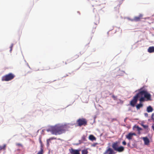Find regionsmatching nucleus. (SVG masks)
Segmentation results:
<instances>
[{
    "mask_svg": "<svg viewBox=\"0 0 154 154\" xmlns=\"http://www.w3.org/2000/svg\"><path fill=\"white\" fill-rule=\"evenodd\" d=\"M95 144H94V145H93L94 146H95Z\"/></svg>",
    "mask_w": 154,
    "mask_h": 154,
    "instance_id": "nucleus-31",
    "label": "nucleus"
},
{
    "mask_svg": "<svg viewBox=\"0 0 154 154\" xmlns=\"http://www.w3.org/2000/svg\"><path fill=\"white\" fill-rule=\"evenodd\" d=\"M16 145L17 146H22V145L21 144L19 143H17L16 144Z\"/></svg>",
    "mask_w": 154,
    "mask_h": 154,
    "instance_id": "nucleus-26",
    "label": "nucleus"
},
{
    "mask_svg": "<svg viewBox=\"0 0 154 154\" xmlns=\"http://www.w3.org/2000/svg\"><path fill=\"white\" fill-rule=\"evenodd\" d=\"M134 20L135 21H139L140 20V18L139 17H134Z\"/></svg>",
    "mask_w": 154,
    "mask_h": 154,
    "instance_id": "nucleus-22",
    "label": "nucleus"
},
{
    "mask_svg": "<svg viewBox=\"0 0 154 154\" xmlns=\"http://www.w3.org/2000/svg\"><path fill=\"white\" fill-rule=\"evenodd\" d=\"M15 77L14 75L10 73L2 77V81H8L13 79Z\"/></svg>",
    "mask_w": 154,
    "mask_h": 154,
    "instance_id": "nucleus-4",
    "label": "nucleus"
},
{
    "mask_svg": "<svg viewBox=\"0 0 154 154\" xmlns=\"http://www.w3.org/2000/svg\"><path fill=\"white\" fill-rule=\"evenodd\" d=\"M136 128L137 129V130L139 131V134H140V131L142 130V129L139 127L138 126H136Z\"/></svg>",
    "mask_w": 154,
    "mask_h": 154,
    "instance_id": "nucleus-20",
    "label": "nucleus"
},
{
    "mask_svg": "<svg viewBox=\"0 0 154 154\" xmlns=\"http://www.w3.org/2000/svg\"><path fill=\"white\" fill-rule=\"evenodd\" d=\"M56 139V138L54 137H52L50 138L49 139H48L47 140V146H49L50 144L49 143L50 142V141L53 140L54 139Z\"/></svg>",
    "mask_w": 154,
    "mask_h": 154,
    "instance_id": "nucleus-12",
    "label": "nucleus"
},
{
    "mask_svg": "<svg viewBox=\"0 0 154 154\" xmlns=\"http://www.w3.org/2000/svg\"><path fill=\"white\" fill-rule=\"evenodd\" d=\"M88 151L87 149H84L82 151V154H88Z\"/></svg>",
    "mask_w": 154,
    "mask_h": 154,
    "instance_id": "nucleus-15",
    "label": "nucleus"
},
{
    "mask_svg": "<svg viewBox=\"0 0 154 154\" xmlns=\"http://www.w3.org/2000/svg\"><path fill=\"white\" fill-rule=\"evenodd\" d=\"M145 115L146 116H148V114L147 113H145Z\"/></svg>",
    "mask_w": 154,
    "mask_h": 154,
    "instance_id": "nucleus-28",
    "label": "nucleus"
},
{
    "mask_svg": "<svg viewBox=\"0 0 154 154\" xmlns=\"http://www.w3.org/2000/svg\"><path fill=\"white\" fill-rule=\"evenodd\" d=\"M109 151V152L108 154H113V150L111 148H109L106 151V153L108 152Z\"/></svg>",
    "mask_w": 154,
    "mask_h": 154,
    "instance_id": "nucleus-13",
    "label": "nucleus"
},
{
    "mask_svg": "<svg viewBox=\"0 0 154 154\" xmlns=\"http://www.w3.org/2000/svg\"><path fill=\"white\" fill-rule=\"evenodd\" d=\"M44 153L43 150L42 148V146H41L40 150L38 152L37 154H43Z\"/></svg>",
    "mask_w": 154,
    "mask_h": 154,
    "instance_id": "nucleus-16",
    "label": "nucleus"
},
{
    "mask_svg": "<svg viewBox=\"0 0 154 154\" xmlns=\"http://www.w3.org/2000/svg\"><path fill=\"white\" fill-rule=\"evenodd\" d=\"M143 106V105L142 104L140 103L138 104L136 106V108L137 109H140L141 107H142Z\"/></svg>",
    "mask_w": 154,
    "mask_h": 154,
    "instance_id": "nucleus-17",
    "label": "nucleus"
},
{
    "mask_svg": "<svg viewBox=\"0 0 154 154\" xmlns=\"http://www.w3.org/2000/svg\"><path fill=\"white\" fill-rule=\"evenodd\" d=\"M143 140L145 145H148L149 144V140L147 137H143Z\"/></svg>",
    "mask_w": 154,
    "mask_h": 154,
    "instance_id": "nucleus-8",
    "label": "nucleus"
},
{
    "mask_svg": "<svg viewBox=\"0 0 154 154\" xmlns=\"http://www.w3.org/2000/svg\"><path fill=\"white\" fill-rule=\"evenodd\" d=\"M141 126L143 127V128L145 129L146 132H148L149 130L148 128V125H144L143 123L140 124Z\"/></svg>",
    "mask_w": 154,
    "mask_h": 154,
    "instance_id": "nucleus-9",
    "label": "nucleus"
},
{
    "mask_svg": "<svg viewBox=\"0 0 154 154\" xmlns=\"http://www.w3.org/2000/svg\"><path fill=\"white\" fill-rule=\"evenodd\" d=\"M136 134L135 133H129L127 135H126V138L128 140H130L132 139L133 136H135Z\"/></svg>",
    "mask_w": 154,
    "mask_h": 154,
    "instance_id": "nucleus-7",
    "label": "nucleus"
},
{
    "mask_svg": "<svg viewBox=\"0 0 154 154\" xmlns=\"http://www.w3.org/2000/svg\"><path fill=\"white\" fill-rule=\"evenodd\" d=\"M6 147V145L5 144L3 146H0V150L2 149L5 150Z\"/></svg>",
    "mask_w": 154,
    "mask_h": 154,
    "instance_id": "nucleus-19",
    "label": "nucleus"
},
{
    "mask_svg": "<svg viewBox=\"0 0 154 154\" xmlns=\"http://www.w3.org/2000/svg\"><path fill=\"white\" fill-rule=\"evenodd\" d=\"M153 108L151 106H149L147 107V111L148 112H152L153 111Z\"/></svg>",
    "mask_w": 154,
    "mask_h": 154,
    "instance_id": "nucleus-14",
    "label": "nucleus"
},
{
    "mask_svg": "<svg viewBox=\"0 0 154 154\" xmlns=\"http://www.w3.org/2000/svg\"><path fill=\"white\" fill-rule=\"evenodd\" d=\"M112 97L113 98L114 100H116L117 99V97L115 96L114 95H112Z\"/></svg>",
    "mask_w": 154,
    "mask_h": 154,
    "instance_id": "nucleus-23",
    "label": "nucleus"
},
{
    "mask_svg": "<svg viewBox=\"0 0 154 154\" xmlns=\"http://www.w3.org/2000/svg\"><path fill=\"white\" fill-rule=\"evenodd\" d=\"M152 127L153 130L154 131V124H153V125H152Z\"/></svg>",
    "mask_w": 154,
    "mask_h": 154,
    "instance_id": "nucleus-27",
    "label": "nucleus"
},
{
    "mask_svg": "<svg viewBox=\"0 0 154 154\" xmlns=\"http://www.w3.org/2000/svg\"><path fill=\"white\" fill-rule=\"evenodd\" d=\"M40 143L41 144L42 143V142L41 140H40Z\"/></svg>",
    "mask_w": 154,
    "mask_h": 154,
    "instance_id": "nucleus-29",
    "label": "nucleus"
},
{
    "mask_svg": "<svg viewBox=\"0 0 154 154\" xmlns=\"http://www.w3.org/2000/svg\"><path fill=\"white\" fill-rule=\"evenodd\" d=\"M89 139L92 141L96 140V138L93 135H90L89 136Z\"/></svg>",
    "mask_w": 154,
    "mask_h": 154,
    "instance_id": "nucleus-11",
    "label": "nucleus"
},
{
    "mask_svg": "<svg viewBox=\"0 0 154 154\" xmlns=\"http://www.w3.org/2000/svg\"><path fill=\"white\" fill-rule=\"evenodd\" d=\"M69 128V126L67 124L57 125L52 127L50 128V131L53 134L56 135L60 134L65 133Z\"/></svg>",
    "mask_w": 154,
    "mask_h": 154,
    "instance_id": "nucleus-2",
    "label": "nucleus"
},
{
    "mask_svg": "<svg viewBox=\"0 0 154 154\" xmlns=\"http://www.w3.org/2000/svg\"><path fill=\"white\" fill-rule=\"evenodd\" d=\"M106 152H104L103 154H106Z\"/></svg>",
    "mask_w": 154,
    "mask_h": 154,
    "instance_id": "nucleus-30",
    "label": "nucleus"
},
{
    "mask_svg": "<svg viewBox=\"0 0 154 154\" xmlns=\"http://www.w3.org/2000/svg\"><path fill=\"white\" fill-rule=\"evenodd\" d=\"M13 44H11V47H10V51L11 52L12 51V48L13 47Z\"/></svg>",
    "mask_w": 154,
    "mask_h": 154,
    "instance_id": "nucleus-24",
    "label": "nucleus"
},
{
    "mask_svg": "<svg viewBox=\"0 0 154 154\" xmlns=\"http://www.w3.org/2000/svg\"><path fill=\"white\" fill-rule=\"evenodd\" d=\"M80 149H75L72 148L69 149L70 154H80Z\"/></svg>",
    "mask_w": 154,
    "mask_h": 154,
    "instance_id": "nucleus-6",
    "label": "nucleus"
},
{
    "mask_svg": "<svg viewBox=\"0 0 154 154\" xmlns=\"http://www.w3.org/2000/svg\"><path fill=\"white\" fill-rule=\"evenodd\" d=\"M122 144L123 145H126V142L125 141H123L122 142Z\"/></svg>",
    "mask_w": 154,
    "mask_h": 154,
    "instance_id": "nucleus-25",
    "label": "nucleus"
},
{
    "mask_svg": "<svg viewBox=\"0 0 154 154\" xmlns=\"http://www.w3.org/2000/svg\"><path fill=\"white\" fill-rule=\"evenodd\" d=\"M119 143L118 141H116L112 143V147L116 151L118 152H122L124 150V147L122 146H119Z\"/></svg>",
    "mask_w": 154,
    "mask_h": 154,
    "instance_id": "nucleus-3",
    "label": "nucleus"
},
{
    "mask_svg": "<svg viewBox=\"0 0 154 154\" xmlns=\"http://www.w3.org/2000/svg\"><path fill=\"white\" fill-rule=\"evenodd\" d=\"M139 92L134 96L132 100L130 102L131 105L134 107L138 100V98H140L139 100L140 102H143L151 100V96L150 94L148 93L147 90L143 87L137 90Z\"/></svg>",
    "mask_w": 154,
    "mask_h": 154,
    "instance_id": "nucleus-1",
    "label": "nucleus"
},
{
    "mask_svg": "<svg viewBox=\"0 0 154 154\" xmlns=\"http://www.w3.org/2000/svg\"><path fill=\"white\" fill-rule=\"evenodd\" d=\"M87 121L85 118H80L77 121V126L81 127L82 126H85L87 125Z\"/></svg>",
    "mask_w": 154,
    "mask_h": 154,
    "instance_id": "nucleus-5",
    "label": "nucleus"
},
{
    "mask_svg": "<svg viewBox=\"0 0 154 154\" xmlns=\"http://www.w3.org/2000/svg\"><path fill=\"white\" fill-rule=\"evenodd\" d=\"M97 25L96 24L94 23L93 24V32L94 31V32L95 31V29L97 27Z\"/></svg>",
    "mask_w": 154,
    "mask_h": 154,
    "instance_id": "nucleus-21",
    "label": "nucleus"
},
{
    "mask_svg": "<svg viewBox=\"0 0 154 154\" xmlns=\"http://www.w3.org/2000/svg\"><path fill=\"white\" fill-rule=\"evenodd\" d=\"M86 136L83 135L82 136V137L81 140L82 141H86L87 140L86 139Z\"/></svg>",
    "mask_w": 154,
    "mask_h": 154,
    "instance_id": "nucleus-18",
    "label": "nucleus"
},
{
    "mask_svg": "<svg viewBox=\"0 0 154 154\" xmlns=\"http://www.w3.org/2000/svg\"><path fill=\"white\" fill-rule=\"evenodd\" d=\"M148 51L149 53L154 52V47L151 46L149 47L148 49Z\"/></svg>",
    "mask_w": 154,
    "mask_h": 154,
    "instance_id": "nucleus-10",
    "label": "nucleus"
}]
</instances>
